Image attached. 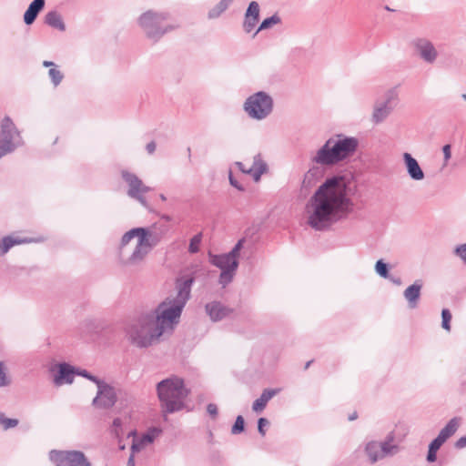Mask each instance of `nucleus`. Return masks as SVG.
Masks as SVG:
<instances>
[{
  "label": "nucleus",
  "instance_id": "f257e3e1",
  "mask_svg": "<svg viewBox=\"0 0 466 466\" xmlns=\"http://www.w3.org/2000/svg\"><path fill=\"white\" fill-rule=\"evenodd\" d=\"M355 187L351 173L327 177L306 204L308 225L317 231H328L346 220L354 209Z\"/></svg>",
  "mask_w": 466,
  "mask_h": 466
},
{
  "label": "nucleus",
  "instance_id": "f03ea898",
  "mask_svg": "<svg viewBox=\"0 0 466 466\" xmlns=\"http://www.w3.org/2000/svg\"><path fill=\"white\" fill-rule=\"evenodd\" d=\"M187 299V293H177L175 297L167 298L160 303L155 310V316L148 317L153 321L151 324L155 325L153 333L140 340V344H148L155 338L171 333L179 322Z\"/></svg>",
  "mask_w": 466,
  "mask_h": 466
},
{
  "label": "nucleus",
  "instance_id": "7ed1b4c3",
  "mask_svg": "<svg viewBox=\"0 0 466 466\" xmlns=\"http://www.w3.org/2000/svg\"><path fill=\"white\" fill-rule=\"evenodd\" d=\"M359 139L342 133L330 137L311 157L322 167H333L352 157L358 150Z\"/></svg>",
  "mask_w": 466,
  "mask_h": 466
},
{
  "label": "nucleus",
  "instance_id": "20e7f679",
  "mask_svg": "<svg viewBox=\"0 0 466 466\" xmlns=\"http://www.w3.org/2000/svg\"><path fill=\"white\" fill-rule=\"evenodd\" d=\"M137 25L145 35L155 43L178 27L168 12L154 9L142 13L137 18Z\"/></svg>",
  "mask_w": 466,
  "mask_h": 466
},
{
  "label": "nucleus",
  "instance_id": "39448f33",
  "mask_svg": "<svg viewBox=\"0 0 466 466\" xmlns=\"http://www.w3.org/2000/svg\"><path fill=\"white\" fill-rule=\"evenodd\" d=\"M161 408L166 412H174L183 408L188 390L182 379L171 377L160 381L157 386Z\"/></svg>",
  "mask_w": 466,
  "mask_h": 466
},
{
  "label": "nucleus",
  "instance_id": "423d86ee",
  "mask_svg": "<svg viewBox=\"0 0 466 466\" xmlns=\"http://www.w3.org/2000/svg\"><path fill=\"white\" fill-rule=\"evenodd\" d=\"M162 235L155 228H139V238L132 254L124 260V264L135 266L141 263L151 249L161 240Z\"/></svg>",
  "mask_w": 466,
  "mask_h": 466
},
{
  "label": "nucleus",
  "instance_id": "0eeeda50",
  "mask_svg": "<svg viewBox=\"0 0 466 466\" xmlns=\"http://www.w3.org/2000/svg\"><path fill=\"white\" fill-rule=\"evenodd\" d=\"M243 242L244 239L238 240L228 253L209 256L211 264L221 269L219 283L223 287L231 282L233 279L238 266V258Z\"/></svg>",
  "mask_w": 466,
  "mask_h": 466
},
{
  "label": "nucleus",
  "instance_id": "6e6552de",
  "mask_svg": "<svg viewBox=\"0 0 466 466\" xmlns=\"http://www.w3.org/2000/svg\"><path fill=\"white\" fill-rule=\"evenodd\" d=\"M273 106L272 97L264 91H258L246 99L243 109L251 119L260 121L272 113Z\"/></svg>",
  "mask_w": 466,
  "mask_h": 466
},
{
  "label": "nucleus",
  "instance_id": "1a4fd4ad",
  "mask_svg": "<svg viewBox=\"0 0 466 466\" xmlns=\"http://www.w3.org/2000/svg\"><path fill=\"white\" fill-rule=\"evenodd\" d=\"M23 145L20 132L9 116H5L1 123L0 131V158L14 152Z\"/></svg>",
  "mask_w": 466,
  "mask_h": 466
},
{
  "label": "nucleus",
  "instance_id": "9d476101",
  "mask_svg": "<svg viewBox=\"0 0 466 466\" xmlns=\"http://www.w3.org/2000/svg\"><path fill=\"white\" fill-rule=\"evenodd\" d=\"M121 177L127 186V196L137 200L143 207L147 208L148 205L145 194L149 192L151 187L146 186L135 173L127 169L121 170Z\"/></svg>",
  "mask_w": 466,
  "mask_h": 466
},
{
  "label": "nucleus",
  "instance_id": "9b49d317",
  "mask_svg": "<svg viewBox=\"0 0 466 466\" xmlns=\"http://www.w3.org/2000/svg\"><path fill=\"white\" fill-rule=\"evenodd\" d=\"M49 459L56 466H90L84 453L76 451H51Z\"/></svg>",
  "mask_w": 466,
  "mask_h": 466
},
{
  "label": "nucleus",
  "instance_id": "f8f14e48",
  "mask_svg": "<svg viewBox=\"0 0 466 466\" xmlns=\"http://www.w3.org/2000/svg\"><path fill=\"white\" fill-rule=\"evenodd\" d=\"M206 274L205 268L198 263H192L182 268L176 279L177 291H190L195 280Z\"/></svg>",
  "mask_w": 466,
  "mask_h": 466
},
{
  "label": "nucleus",
  "instance_id": "ddd939ff",
  "mask_svg": "<svg viewBox=\"0 0 466 466\" xmlns=\"http://www.w3.org/2000/svg\"><path fill=\"white\" fill-rule=\"evenodd\" d=\"M153 321L148 318H144L143 319L139 320L137 324L133 325L129 330L128 335L129 339H131L132 343L137 345V347H148L152 345L154 342H156L159 338H155L150 343L148 344H140V340L144 339V338H147L148 335H151L153 332V328L155 325L151 324Z\"/></svg>",
  "mask_w": 466,
  "mask_h": 466
},
{
  "label": "nucleus",
  "instance_id": "4468645a",
  "mask_svg": "<svg viewBox=\"0 0 466 466\" xmlns=\"http://www.w3.org/2000/svg\"><path fill=\"white\" fill-rule=\"evenodd\" d=\"M397 105V94L394 91H389L386 94L383 101H377L374 105V109L371 120L374 124L383 122Z\"/></svg>",
  "mask_w": 466,
  "mask_h": 466
},
{
  "label": "nucleus",
  "instance_id": "2eb2a0df",
  "mask_svg": "<svg viewBox=\"0 0 466 466\" xmlns=\"http://www.w3.org/2000/svg\"><path fill=\"white\" fill-rule=\"evenodd\" d=\"M412 46L423 62L433 65L437 61L439 52L431 40L423 37L417 38L413 40Z\"/></svg>",
  "mask_w": 466,
  "mask_h": 466
},
{
  "label": "nucleus",
  "instance_id": "dca6fc26",
  "mask_svg": "<svg viewBox=\"0 0 466 466\" xmlns=\"http://www.w3.org/2000/svg\"><path fill=\"white\" fill-rule=\"evenodd\" d=\"M98 392L93 400L95 407L98 409H108L116 402V393L113 388L108 385L100 384L97 382Z\"/></svg>",
  "mask_w": 466,
  "mask_h": 466
},
{
  "label": "nucleus",
  "instance_id": "f3484780",
  "mask_svg": "<svg viewBox=\"0 0 466 466\" xmlns=\"http://www.w3.org/2000/svg\"><path fill=\"white\" fill-rule=\"evenodd\" d=\"M396 447L391 445L390 441H384L381 443L376 441H370L366 445V453L368 454L370 461L374 463L379 459L383 458L389 453H391Z\"/></svg>",
  "mask_w": 466,
  "mask_h": 466
},
{
  "label": "nucleus",
  "instance_id": "a211bd4d",
  "mask_svg": "<svg viewBox=\"0 0 466 466\" xmlns=\"http://www.w3.org/2000/svg\"><path fill=\"white\" fill-rule=\"evenodd\" d=\"M127 437H132V444H131V455L127 461V466H135L134 455L137 452H139L144 448H146L148 444L153 441V437L146 434L141 437H137L136 431H130Z\"/></svg>",
  "mask_w": 466,
  "mask_h": 466
},
{
  "label": "nucleus",
  "instance_id": "6ab92c4d",
  "mask_svg": "<svg viewBox=\"0 0 466 466\" xmlns=\"http://www.w3.org/2000/svg\"><path fill=\"white\" fill-rule=\"evenodd\" d=\"M403 161L408 175L412 180L420 181L425 177L424 172L419 165L416 158H414L410 153L405 152L402 155Z\"/></svg>",
  "mask_w": 466,
  "mask_h": 466
},
{
  "label": "nucleus",
  "instance_id": "aec40b11",
  "mask_svg": "<svg viewBox=\"0 0 466 466\" xmlns=\"http://www.w3.org/2000/svg\"><path fill=\"white\" fill-rule=\"evenodd\" d=\"M268 171V165L262 159L260 154H257L253 157L252 165L247 169V174L250 175L253 179L258 182L261 176Z\"/></svg>",
  "mask_w": 466,
  "mask_h": 466
},
{
  "label": "nucleus",
  "instance_id": "412c9836",
  "mask_svg": "<svg viewBox=\"0 0 466 466\" xmlns=\"http://www.w3.org/2000/svg\"><path fill=\"white\" fill-rule=\"evenodd\" d=\"M46 5L45 0H33L24 14V22L25 25H32L38 14L44 9Z\"/></svg>",
  "mask_w": 466,
  "mask_h": 466
},
{
  "label": "nucleus",
  "instance_id": "4be33fe9",
  "mask_svg": "<svg viewBox=\"0 0 466 466\" xmlns=\"http://www.w3.org/2000/svg\"><path fill=\"white\" fill-rule=\"evenodd\" d=\"M33 239L28 238H21L15 236L4 237L0 241V254H6L14 246L25 243H30Z\"/></svg>",
  "mask_w": 466,
  "mask_h": 466
},
{
  "label": "nucleus",
  "instance_id": "5701e85b",
  "mask_svg": "<svg viewBox=\"0 0 466 466\" xmlns=\"http://www.w3.org/2000/svg\"><path fill=\"white\" fill-rule=\"evenodd\" d=\"M460 424V418L455 417L451 419L448 424L441 431L435 441L442 445L451 436H452L457 431Z\"/></svg>",
  "mask_w": 466,
  "mask_h": 466
},
{
  "label": "nucleus",
  "instance_id": "b1692460",
  "mask_svg": "<svg viewBox=\"0 0 466 466\" xmlns=\"http://www.w3.org/2000/svg\"><path fill=\"white\" fill-rule=\"evenodd\" d=\"M279 392V390H278V389H275V390L267 389V390H265L262 392L261 396L254 401V403L252 405V410L255 412H261L266 408V406H267L268 402L269 401V400H271Z\"/></svg>",
  "mask_w": 466,
  "mask_h": 466
},
{
  "label": "nucleus",
  "instance_id": "393cba45",
  "mask_svg": "<svg viewBox=\"0 0 466 466\" xmlns=\"http://www.w3.org/2000/svg\"><path fill=\"white\" fill-rule=\"evenodd\" d=\"M75 375L74 370L67 364H60L58 374L55 377V382L60 386L65 383H71Z\"/></svg>",
  "mask_w": 466,
  "mask_h": 466
},
{
  "label": "nucleus",
  "instance_id": "a878e982",
  "mask_svg": "<svg viewBox=\"0 0 466 466\" xmlns=\"http://www.w3.org/2000/svg\"><path fill=\"white\" fill-rule=\"evenodd\" d=\"M45 22L49 26L59 31H65L66 25L61 15L57 11H50L45 16Z\"/></svg>",
  "mask_w": 466,
  "mask_h": 466
},
{
  "label": "nucleus",
  "instance_id": "bb28decb",
  "mask_svg": "<svg viewBox=\"0 0 466 466\" xmlns=\"http://www.w3.org/2000/svg\"><path fill=\"white\" fill-rule=\"evenodd\" d=\"M206 310L212 320H219L228 315V311L227 309L222 307L219 303L212 302L206 306Z\"/></svg>",
  "mask_w": 466,
  "mask_h": 466
},
{
  "label": "nucleus",
  "instance_id": "cd10ccee",
  "mask_svg": "<svg viewBox=\"0 0 466 466\" xmlns=\"http://www.w3.org/2000/svg\"><path fill=\"white\" fill-rule=\"evenodd\" d=\"M319 170L318 167L309 168L304 175L301 187L303 189L309 190L314 187L319 178Z\"/></svg>",
  "mask_w": 466,
  "mask_h": 466
},
{
  "label": "nucleus",
  "instance_id": "c85d7f7f",
  "mask_svg": "<svg viewBox=\"0 0 466 466\" xmlns=\"http://www.w3.org/2000/svg\"><path fill=\"white\" fill-rule=\"evenodd\" d=\"M234 0H220L208 13V19L219 17L232 5Z\"/></svg>",
  "mask_w": 466,
  "mask_h": 466
},
{
  "label": "nucleus",
  "instance_id": "c756f323",
  "mask_svg": "<svg viewBox=\"0 0 466 466\" xmlns=\"http://www.w3.org/2000/svg\"><path fill=\"white\" fill-rule=\"evenodd\" d=\"M281 22L280 17L278 15H273L270 17L265 18L261 24L259 25L258 28L254 32L253 38L260 32L266 29H268L272 27L275 25H278Z\"/></svg>",
  "mask_w": 466,
  "mask_h": 466
},
{
  "label": "nucleus",
  "instance_id": "7c9ffc66",
  "mask_svg": "<svg viewBox=\"0 0 466 466\" xmlns=\"http://www.w3.org/2000/svg\"><path fill=\"white\" fill-rule=\"evenodd\" d=\"M259 12H260V7H259L258 3L256 1H252L249 3V5L247 8V10L245 12V15L259 20Z\"/></svg>",
  "mask_w": 466,
  "mask_h": 466
},
{
  "label": "nucleus",
  "instance_id": "2f4dec72",
  "mask_svg": "<svg viewBox=\"0 0 466 466\" xmlns=\"http://www.w3.org/2000/svg\"><path fill=\"white\" fill-rule=\"evenodd\" d=\"M134 238H139V228H132L122 236L121 248L127 246Z\"/></svg>",
  "mask_w": 466,
  "mask_h": 466
},
{
  "label": "nucleus",
  "instance_id": "473e14b6",
  "mask_svg": "<svg viewBox=\"0 0 466 466\" xmlns=\"http://www.w3.org/2000/svg\"><path fill=\"white\" fill-rule=\"evenodd\" d=\"M375 271L376 273L384 279H390L389 276V265L385 263L382 259H379L375 264Z\"/></svg>",
  "mask_w": 466,
  "mask_h": 466
},
{
  "label": "nucleus",
  "instance_id": "72a5a7b5",
  "mask_svg": "<svg viewBox=\"0 0 466 466\" xmlns=\"http://www.w3.org/2000/svg\"><path fill=\"white\" fill-rule=\"evenodd\" d=\"M48 76L55 86H57L64 78V75L56 67H51L48 71Z\"/></svg>",
  "mask_w": 466,
  "mask_h": 466
},
{
  "label": "nucleus",
  "instance_id": "f704fd0d",
  "mask_svg": "<svg viewBox=\"0 0 466 466\" xmlns=\"http://www.w3.org/2000/svg\"><path fill=\"white\" fill-rule=\"evenodd\" d=\"M112 432L115 434V436L118 439H120V434L122 432L121 429V420L120 419H115L112 425ZM118 445L120 450H125L126 445L122 443V441H118Z\"/></svg>",
  "mask_w": 466,
  "mask_h": 466
},
{
  "label": "nucleus",
  "instance_id": "c9c22d12",
  "mask_svg": "<svg viewBox=\"0 0 466 466\" xmlns=\"http://www.w3.org/2000/svg\"><path fill=\"white\" fill-rule=\"evenodd\" d=\"M202 241V234H196L189 242L188 251L192 254H195L199 251V246Z\"/></svg>",
  "mask_w": 466,
  "mask_h": 466
},
{
  "label": "nucleus",
  "instance_id": "e433bc0d",
  "mask_svg": "<svg viewBox=\"0 0 466 466\" xmlns=\"http://www.w3.org/2000/svg\"><path fill=\"white\" fill-rule=\"evenodd\" d=\"M258 23V19L244 15L243 30L245 33L249 34L255 29Z\"/></svg>",
  "mask_w": 466,
  "mask_h": 466
},
{
  "label": "nucleus",
  "instance_id": "4c0bfd02",
  "mask_svg": "<svg viewBox=\"0 0 466 466\" xmlns=\"http://www.w3.org/2000/svg\"><path fill=\"white\" fill-rule=\"evenodd\" d=\"M441 444L439 443L437 441L433 440L432 442L430 444L429 447V453L427 456V460L431 462L434 461L436 460V453L438 450L441 448Z\"/></svg>",
  "mask_w": 466,
  "mask_h": 466
},
{
  "label": "nucleus",
  "instance_id": "58836bf2",
  "mask_svg": "<svg viewBox=\"0 0 466 466\" xmlns=\"http://www.w3.org/2000/svg\"><path fill=\"white\" fill-rule=\"evenodd\" d=\"M453 253L464 265H466V243L460 244L454 248Z\"/></svg>",
  "mask_w": 466,
  "mask_h": 466
},
{
  "label": "nucleus",
  "instance_id": "ea45409f",
  "mask_svg": "<svg viewBox=\"0 0 466 466\" xmlns=\"http://www.w3.org/2000/svg\"><path fill=\"white\" fill-rule=\"evenodd\" d=\"M441 318H442V323L441 326L444 329L447 331L451 330V314L449 309H442L441 312Z\"/></svg>",
  "mask_w": 466,
  "mask_h": 466
},
{
  "label": "nucleus",
  "instance_id": "a19ab883",
  "mask_svg": "<svg viewBox=\"0 0 466 466\" xmlns=\"http://www.w3.org/2000/svg\"><path fill=\"white\" fill-rule=\"evenodd\" d=\"M442 153H443L442 167H445L448 166L450 159L451 157V146L450 144L444 145L442 147Z\"/></svg>",
  "mask_w": 466,
  "mask_h": 466
},
{
  "label": "nucleus",
  "instance_id": "79ce46f5",
  "mask_svg": "<svg viewBox=\"0 0 466 466\" xmlns=\"http://www.w3.org/2000/svg\"><path fill=\"white\" fill-rule=\"evenodd\" d=\"M0 424H2L3 427L7 430L9 428L17 426L18 420L15 419H6L2 414H0Z\"/></svg>",
  "mask_w": 466,
  "mask_h": 466
},
{
  "label": "nucleus",
  "instance_id": "37998d69",
  "mask_svg": "<svg viewBox=\"0 0 466 466\" xmlns=\"http://www.w3.org/2000/svg\"><path fill=\"white\" fill-rule=\"evenodd\" d=\"M244 431V419L242 416H238L235 424L232 427V433L238 434Z\"/></svg>",
  "mask_w": 466,
  "mask_h": 466
},
{
  "label": "nucleus",
  "instance_id": "c03bdc74",
  "mask_svg": "<svg viewBox=\"0 0 466 466\" xmlns=\"http://www.w3.org/2000/svg\"><path fill=\"white\" fill-rule=\"evenodd\" d=\"M423 288V280L422 279H417L414 281L413 284L409 286L404 291H420V289Z\"/></svg>",
  "mask_w": 466,
  "mask_h": 466
},
{
  "label": "nucleus",
  "instance_id": "a18cd8bd",
  "mask_svg": "<svg viewBox=\"0 0 466 466\" xmlns=\"http://www.w3.org/2000/svg\"><path fill=\"white\" fill-rule=\"evenodd\" d=\"M9 384V380L5 371L3 363H0V387H4Z\"/></svg>",
  "mask_w": 466,
  "mask_h": 466
},
{
  "label": "nucleus",
  "instance_id": "49530a36",
  "mask_svg": "<svg viewBox=\"0 0 466 466\" xmlns=\"http://www.w3.org/2000/svg\"><path fill=\"white\" fill-rule=\"evenodd\" d=\"M420 293H406V298L409 300L410 307H414L419 299Z\"/></svg>",
  "mask_w": 466,
  "mask_h": 466
},
{
  "label": "nucleus",
  "instance_id": "de8ad7c7",
  "mask_svg": "<svg viewBox=\"0 0 466 466\" xmlns=\"http://www.w3.org/2000/svg\"><path fill=\"white\" fill-rule=\"evenodd\" d=\"M268 424V421L264 419V418H260L258 420V431L262 434V435H265V431H264V427L267 426Z\"/></svg>",
  "mask_w": 466,
  "mask_h": 466
},
{
  "label": "nucleus",
  "instance_id": "09e8293b",
  "mask_svg": "<svg viewBox=\"0 0 466 466\" xmlns=\"http://www.w3.org/2000/svg\"><path fill=\"white\" fill-rule=\"evenodd\" d=\"M207 410L212 417H216L218 415V407L216 404H208L207 407Z\"/></svg>",
  "mask_w": 466,
  "mask_h": 466
},
{
  "label": "nucleus",
  "instance_id": "8fccbe9b",
  "mask_svg": "<svg viewBox=\"0 0 466 466\" xmlns=\"http://www.w3.org/2000/svg\"><path fill=\"white\" fill-rule=\"evenodd\" d=\"M455 447L458 449H462L466 447V436L460 438L456 443Z\"/></svg>",
  "mask_w": 466,
  "mask_h": 466
},
{
  "label": "nucleus",
  "instance_id": "3c124183",
  "mask_svg": "<svg viewBox=\"0 0 466 466\" xmlns=\"http://www.w3.org/2000/svg\"><path fill=\"white\" fill-rule=\"evenodd\" d=\"M156 143L154 141H151L147 145L146 149L148 152V154H153L156 151Z\"/></svg>",
  "mask_w": 466,
  "mask_h": 466
},
{
  "label": "nucleus",
  "instance_id": "603ef678",
  "mask_svg": "<svg viewBox=\"0 0 466 466\" xmlns=\"http://www.w3.org/2000/svg\"><path fill=\"white\" fill-rule=\"evenodd\" d=\"M229 182H230L231 186L235 187L238 190L244 189L243 187L241 185H239L238 182L235 178H233V177L231 175L229 176Z\"/></svg>",
  "mask_w": 466,
  "mask_h": 466
},
{
  "label": "nucleus",
  "instance_id": "864d4df0",
  "mask_svg": "<svg viewBox=\"0 0 466 466\" xmlns=\"http://www.w3.org/2000/svg\"><path fill=\"white\" fill-rule=\"evenodd\" d=\"M236 165L238 167L239 170L243 173H246L247 174V169L245 165L241 162H237Z\"/></svg>",
  "mask_w": 466,
  "mask_h": 466
},
{
  "label": "nucleus",
  "instance_id": "5fc2aeb1",
  "mask_svg": "<svg viewBox=\"0 0 466 466\" xmlns=\"http://www.w3.org/2000/svg\"><path fill=\"white\" fill-rule=\"evenodd\" d=\"M43 66H44L45 67H51V66H52V67H56L55 63H54V62H51V61H44V62H43Z\"/></svg>",
  "mask_w": 466,
  "mask_h": 466
},
{
  "label": "nucleus",
  "instance_id": "6e6d98bb",
  "mask_svg": "<svg viewBox=\"0 0 466 466\" xmlns=\"http://www.w3.org/2000/svg\"><path fill=\"white\" fill-rule=\"evenodd\" d=\"M357 417H358V414L356 411H354L351 415L349 416V420H353L357 419Z\"/></svg>",
  "mask_w": 466,
  "mask_h": 466
},
{
  "label": "nucleus",
  "instance_id": "4d7b16f0",
  "mask_svg": "<svg viewBox=\"0 0 466 466\" xmlns=\"http://www.w3.org/2000/svg\"><path fill=\"white\" fill-rule=\"evenodd\" d=\"M390 280L393 281L394 283L398 284V285L400 284V279L399 278H397V279H391L390 278Z\"/></svg>",
  "mask_w": 466,
  "mask_h": 466
},
{
  "label": "nucleus",
  "instance_id": "13d9d810",
  "mask_svg": "<svg viewBox=\"0 0 466 466\" xmlns=\"http://www.w3.org/2000/svg\"><path fill=\"white\" fill-rule=\"evenodd\" d=\"M159 198H160V199L162 201H166L167 200V198H166V196L164 194H160Z\"/></svg>",
  "mask_w": 466,
  "mask_h": 466
},
{
  "label": "nucleus",
  "instance_id": "bf43d9fd",
  "mask_svg": "<svg viewBox=\"0 0 466 466\" xmlns=\"http://www.w3.org/2000/svg\"><path fill=\"white\" fill-rule=\"evenodd\" d=\"M461 97H462V99H463V100H465V101H466V93L462 94V95H461Z\"/></svg>",
  "mask_w": 466,
  "mask_h": 466
}]
</instances>
